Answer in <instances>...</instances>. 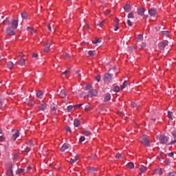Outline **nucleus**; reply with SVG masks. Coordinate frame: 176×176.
I'll return each instance as SVG.
<instances>
[{
	"label": "nucleus",
	"mask_w": 176,
	"mask_h": 176,
	"mask_svg": "<svg viewBox=\"0 0 176 176\" xmlns=\"http://www.w3.org/2000/svg\"><path fill=\"white\" fill-rule=\"evenodd\" d=\"M104 24V21H102L99 23L97 24L98 26H100V27H102V25Z\"/></svg>",
	"instance_id": "obj_59"
},
{
	"label": "nucleus",
	"mask_w": 176,
	"mask_h": 176,
	"mask_svg": "<svg viewBox=\"0 0 176 176\" xmlns=\"http://www.w3.org/2000/svg\"><path fill=\"white\" fill-rule=\"evenodd\" d=\"M73 109H74V106L69 105L67 107V111L71 112V111H72Z\"/></svg>",
	"instance_id": "obj_44"
},
{
	"label": "nucleus",
	"mask_w": 176,
	"mask_h": 176,
	"mask_svg": "<svg viewBox=\"0 0 176 176\" xmlns=\"http://www.w3.org/2000/svg\"><path fill=\"white\" fill-rule=\"evenodd\" d=\"M92 42L95 45H97V43H101V40L100 38H95Z\"/></svg>",
	"instance_id": "obj_33"
},
{
	"label": "nucleus",
	"mask_w": 176,
	"mask_h": 176,
	"mask_svg": "<svg viewBox=\"0 0 176 176\" xmlns=\"http://www.w3.org/2000/svg\"><path fill=\"white\" fill-rule=\"evenodd\" d=\"M50 46H52V41H48V42L44 45V52H45V53L49 52V50H50Z\"/></svg>",
	"instance_id": "obj_10"
},
{
	"label": "nucleus",
	"mask_w": 176,
	"mask_h": 176,
	"mask_svg": "<svg viewBox=\"0 0 176 176\" xmlns=\"http://www.w3.org/2000/svg\"><path fill=\"white\" fill-rule=\"evenodd\" d=\"M168 41H163L159 43L158 47L160 50H164V48L166 47V46H168Z\"/></svg>",
	"instance_id": "obj_6"
},
{
	"label": "nucleus",
	"mask_w": 176,
	"mask_h": 176,
	"mask_svg": "<svg viewBox=\"0 0 176 176\" xmlns=\"http://www.w3.org/2000/svg\"><path fill=\"white\" fill-rule=\"evenodd\" d=\"M104 80L105 83H109L112 80V76L109 74H106L104 76Z\"/></svg>",
	"instance_id": "obj_9"
},
{
	"label": "nucleus",
	"mask_w": 176,
	"mask_h": 176,
	"mask_svg": "<svg viewBox=\"0 0 176 176\" xmlns=\"http://www.w3.org/2000/svg\"><path fill=\"white\" fill-rule=\"evenodd\" d=\"M171 134H172L173 138H176V131H172Z\"/></svg>",
	"instance_id": "obj_55"
},
{
	"label": "nucleus",
	"mask_w": 176,
	"mask_h": 176,
	"mask_svg": "<svg viewBox=\"0 0 176 176\" xmlns=\"http://www.w3.org/2000/svg\"><path fill=\"white\" fill-rule=\"evenodd\" d=\"M88 172H89L91 174H95L97 172V168L94 167L89 168Z\"/></svg>",
	"instance_id": "obj_21"
},
{
	"label": "nucleus",
	"mask_w": 176,
	"mask_h": 176,
	"mask_svg": "<svg viewBox=\"0 0 176 176\" xmlns=\"http://www.w3.org/2000/svg\"><path fill=\"white\" fill-rule=\"evenodd\" d=\"M27 30L29 31V32H31V34H34V30L31 28L28 27Z\"/></svg>",
	"instance_id": "obj_51"
},
{
	"label": "nucleus",
	"mask_w": 176,
	"mask_h": 176,
	"mask_svg": "<svg viewBox=\"0 0 176 176\" xmlns=\"http://www.w3.org/2000/svg\"><path fill=\"white\" fill-rule=\"evenodd\" d=\"M128 84H129V82H127V80H124L123 84L121 86V88L125 89V87L127 86Z\"/></svg>",
	"instance_id": "obj_34"
},
{
	"label": "nucleus",
	"mask_w": 176,
	"mask_h": 176,
	"mask_svg": "<svg viewBox=\"0 0 176 176\" xmlns=\"http://www.w3.org/2000/svg\"><path fill=\"white\" fill-rule=\"evenodd\" d=\"M35 104V102L32 101V100H30L29 102H28V105H30V107H32V105H34Z\"/></svg>",
	"instance_id": "obj_54"
},
{
	"label": "nucleus",
	"mask_w": 176,
	"mask_h": 176,
	"mask_svg": "<svg viewBox=\"0 0 176 176\" xmlns=\"http://www.w3.org/2000/svg\"><path fill=\"white\" fill-rule=\"evenodd\" d=\"M162 34L164 36H170V32H168V31H162Z\"/></svg>",
	"instance_id": "obj_31"
},
{
	"label": "nucleus",
	"mask_w": 176,
	"mask_h": 176,
	"mask_svg": "<svg viewBox=\"0 0 176 176\" xmlns=\"http://www.w3.org/2000/svg\"><path fill=\"white\" fill-rule=\"evenodd\" d=\"M82 134H83L84 135H91V132H90V131H86V130H83L82 132Z\"/></svg>",
	"instance_id": "obj_26"
},
{
	"label": "nucleus",
	"mask_w": 176,
	"mask_h": 176,
	"mask_svg": "<svg viewBox=\"0 0 176 176\" xmlns=\"http://www.w3.org/2000/svg\"><path fill=\"white\" fill-rule=\"evenodd\" d=\"M14 64H13V62H12V61H9V62H8V63H7V67H8V68L9 69H12V68H13V67H14Z\"/></svg>",
	"instance_id": "obj_25"
},
{
	"label": "nucleus",
	"mask_w": 176,
	"mask_h": 176,
	"mask_svg": "<svg viewBox=\"0 0 176 176\" xmlns=\"http://www.w3.org/2000/svg\"><path fill=\"white\" fill-rule=\"evenodd\" d=\"M97 89H91L88 91L87 96L88 97H94V96H97Z\"/></svg>",
	"instance_id": "obj_8"
},
{
	"label": "nucleus",
	"mask_w": 176,
	"mask_h": 176,
	"mask_svg": "<svg viewBox=\"0 0 176 176\" xmlns=\"http://www.w3.org/2000/svg\"><path fill=\"white\" fill-rule=\"evenodd\" d=\"M21 17H22V19H24L25 20H27V19L28 17V14H27V12H22L21 13Z\"/></svg>",
	"instance_id": "obj_29"
},
{
	"label": "nucleus",
	"mask_w": 176,
	"mask_h": 176,
	"mask_svg": "<svg viewBox=\"0 0 176 176\" xmlns=\"http://www.w3.org/2000/svg\"><path fill=\"white\" fill-rule=\"evenodd\" d=\"M115 23H116V24H117V25H119V19H115Z\"/></svg>",
	"instance_id": "obj_64"
},
{
	"label": "nucleus",
	"mask_w": 176,
	"mask_h": 176,
	"mask_svg": "<svg viewBox=\"0 0 176 176\" xmlns=\"http://www.w3.org/2000/svg\"><path fill=\"white\" fill-rule=\"evenodd\" d=\"M111 100V94H107L104 97V102H107V101H109Z\"/></svg>",
	"instance_id": "obj_24"
},
{
	"label": "nucleus",
	"mask_w": 176,
	"mask_h": 176,
	"mask_svg": "<svg viewBox=\"0 0 176 176\" xmlns=\"http://www.w3.org/2000/svg\"><path fill=\"white\" fill-rule=\"evenodd\" d=\"M63 57H65V58H70V56L68 53H65L63 54Z\"/></svg>",
	"instance_id": "obj_47"
},
{
	"label": "nucleus",
	"mask_w": 176,
	"mask_h": 176,
	"mask_svg": "<svg viewBox=\"0 0 176 176\" xmlns=\"http://www.w3.org/2000/svg\"><path fill=\"white\" fill-rule=\"evenodd\" d=\"M168 118L170 120H173V112H171V111H168Z\"/></svg>",
	"instance_id": "obj_36"
},
{
	"label": "nucleus",
	"mask_w": 176,
	"mask_h": 176,
	"mask_svg": "<svg viewBox=\"0 0 176 176\" xmlns=\"http://www.w3.org/2000/svg\"><path fill=\"white\" fill-rule=\"evenodd\" d=\"M157 138H158L159 141L164 144H167L168 142V138L166 135H157Z\"/></svg>",
	"instance_id": "obj_4"
},
{
	"label": "nucleus",
	"mask_w": 176,
	"mask_h": 176,
	"mask_svg": "<svg viewBox=\"0 0 176 176\" xmlns=\"http://www.w3.org/2000/svg\"><path fill=\"white\" fill-rule=\"evenodd\" d=\"M127 24L129 25V27H131V25H133V23H131V21L130 20L127 21Z\"/></svg>",
	"instance_id": "obj_60"
},
{
	"label": "nucleus",
	"mask_w": 176,
	"mask_h": 176,
	"mask_svg": "<svg viewBox=\"0 0 176 176\" xmlns=\"http://www.w3.org/2000/svg\"><path fill=\"white\" fill-rule=\"evenodd\" d=\"M105 14H109V13H111V10H106V11H104Z\"/></svg>",
	"instance_id": "obj_62"
},
{
	"label": "nucleus",
	"mask_w": 176,
	"mask_h": 176,
	"mask_svg": "<svg viewBox=\"0 0 176 176\" xmlns=\"http://www.w3.org/2000/svg\"><path fill=\"white\" fill-rule=\"evenodd\" d=\"M3 24L4 25H9L10 24V21L9 20V18H6V20L3 21Z\"/></svg>",
	"instance_id": "obj_27"
},
{
	"label": "nucleus",
	"mask_w": 176,
	"mask_h": 176,
	"mask_svg": "<svg viewBox=\"0 0 176 176\" xmlns=\"http://www.w3.org/2000/svg\"><path fill=\"white\" fill-rule=\"evenodd\" d=\"M25 171V169L24 168H20V169H18L17 171L16 172V174H23V173H24Z\"/></svg>",
	"instance_id": "obj_35"
},
{
	"label": "nucleus",
	"mask_w": 176,
	"mask_h": 176,
	"mask_svg": "<svg viewBox=\"0 0 176 176\" xmlns=\"http://www.w3.org/2000/svg\"><path fill=\"white\" fill-rule=\"evenodd\" d=\"M35 146V144H34V142L32 140H29L22 146V149L23 152H26V153H28V152H30L31 148Z\"/></svg>",
	"instance_id": "obj_2"
},
{
	"label": "nucleus",
	"mask_w": 176,
	"mask_h": 176,
	"mask_svg": "<svg viewBox=\"0 0 176 176\" xmlns=\"http://www.w3.org/2000/svg\"><path fill=\"white\" fill-rule=\"evenodd\" d=\"M69 71H71L70 68H67L65 72H63L62 73L63 75H67V74H68L69 72Z\"/></svg>",
	"instance_id": "obj_39"
},
{
	"label": "nucleus",
	"mask_w": 176,
	"mask_h": 176,
	"mask_svg": "<svg viewBox=\"0 0 176 176\" xmlns=\"http://www.w3.org/2000/svg\"><path fill=\"white\" fill-rule=\"evenodd\" d=\"M65 130L67 133H72V131H71V128L69 126H65Z\"/></svg>",
	"instance_id": "obj_40"
},
{
	"label": "nucleus",
	"mask_w": 176,
	"mask_h": 176,
	"mask_svg": "<svg viewBox=\"0 0 176 176\" xmlns=\"http://www.w3.org/2000/svg\"><path fill=\"white\" fill-rule=\"evenodd\" d=\"M51 113L52 115H56V113H57V104L54 103L51 104Z\"/></svg>",
	"instance_id": "obj_7"
},
{
	"label": "nucleus",
	"mask_w": 176,
	"mask_h": 176,
	"mask_svg": "<svg viewBox=\"0 0 176 176\" xmlns=\"http://www.w3.org/2000/svg\"><path fill=\"white\" fill-rule=\"evenodd\" d=\"M124 9L126 12H130L131 10V6L130 4H126L124 6Z\"/></svg>",
	"instance_id": "obj_23"
},
{
	"label": "nucleus",
	"mask_w": 176,
	"mask_h": 176,
	"mask_svg": "<svg viewBox=\"0 0 176 176\" xmlns=\"http://www.w3.org/2000/svg\"><path fill=\"white\" fill-rule=\"evenodd\" d=\"M116 157L117 159H122V153H118L116 155Z\"/></svg>",
	"instance_id": "obj_42"
},
{
	"label": "nucleus",
	"mask_w": 176,
	"mask_h": 176,
	"mask_svg": "<svg viewBox=\"0 0 176 176\" xmlns=\"http://www.w3.org/2000/svg\"><path fill=\"white\" fill-rule=\"evenodd\" d=\"M153 174H158L159 175H162V174H163V170L162 168H157L154 170Z\"/></svg>",
	"instance_id": "obj_19"
},
{
	"label": "nucleus",
	"mask_w": 176,
	"mask_h": 176,
	"mask_svg": "<svg viewBox=\"0 0 176 176\" xmlns=\"http://www.w3.org/2000/svg\"><path fill=\"white\" fill-rule=\"evenodd\" d=\"M85 112H89V111H91V107H90V105L89 104L86 105L85 108Z\"/></svg>",
	"instance_id": "obj_32"
},
{
	"label": "nucleus",
	"mask_w": 176,
	"mask_h": 176,
	"mask_svg": "<svg viewBox=\"0 0 176 176\" xmlns=\"http://www.w3.org/2000/svg\"><path fill=\"white\" fill-rule=\"evenodd\" d=\"M43 92L42 91H38L36 93V97H38V98H41V97H43Z\"/></svg>",
	"instance_id": "obj_28"
},
{
	"label": "nucleus",
	"mask_w": 176,
	"mask_h": 176,
	"mask_svg": "<svg viewBox=\"0 0 176 176\" xmlns=\"http://www.w3.org/2000/svg\"><path fill=\"white\" fill-rule=\"evenodd\" d=\"M138 14L139 16H144V13H145V8H140L138 9Z\"/></svg>",
	"instance_id": "obj_13"
},
{
	"label": "nucleus",
	"mask_w": 176,
	"mask_h": 176,
	"mask_svg": "<svg viewBox=\"0 0 176 176\" xmlns=\"http://www.w3.org/2000/svg\"><path fill=\"white\" fill-rule=\"evenodd\" d=\"M19 135V130H15V133L12 135V140L13 141H16L17 140V138Z\"/></svg>",
	"instance_id": "obj_18"
},
{
	"label": "nucleus",
	"mask_w": 176,
	"mask_h": 176,
	"mask_svg": "<svg viewBox=\"0 0 176 176\" xmlns=\"http://www.w3.org/2000/svg\"><path fill=\"white\" fill-rule=\"evenodd\" d=\"M140 142L142 144H144L146 146H149L151 145V142L149 141V139H148V137L145 135L140 138Z\"/></svg>",
	"instance_id": "obj_3"
},
{
	"label": "nucleus",
	"mask_w": 176,
	"mask_h": 176,
	"mask_svg": "<svg viewBox=\"0 0 176 176\" xmlns=\"http://www.w3.org/2000/svg\"><path fill=\"white\" fill-rule=\"evenodd\" d=\"M127 167H128V168H131V169L134 168V163H133V162L128 163Z\"/></svg>",
	"instance_id": "obj_30"
},
{
	"label": "nucleus",
	"mask_w": 176,
	"mask_h": 176,
	"mask_svg": "<svg viewBox=\"0 0 176 176\" xmlns=\"http://www.w3.org/2000/svg\"><path fill=\"white\" fill-rule=\"evenodd\" d=\"M176 143V138H175L174 140H172L169 144L168 145H174V144Z\"/></svg>",
	"instance_id": "obj_53"
},
{
	"label": "nucleus",
	"mask_w": 176,
	"mask_h": 176,
	"mask_svg": "<svg viewBox=\"0 0 176 176\" xmlns=\"http://www.w3.org/2000/svg\"><path fill=\"white\" fill-rule=\"evenodd\" d=\"M5 137H3V135H1V136H0V141L1 142H3V141H5Z\"/></svg>",
	"instance_id": "obj_58"
},
{
	"label": "nucleus",
	"mask_w": 176,
	"mask_h": 176,
	"mask_svg": "<svg viewBox=\"0 0 176 176\" xmlns=\"http://www.w3.org/2000/svg\"><path fill=\"white\" fill-rule=\"evenodd\" d=\"M80 97H81V98H85L86 97V93L82 92V93L80 94Z\"/></svg>",
	"instance_id": "obj_57"
},
{
	"label": "nucleus",
	"mask_w": 176,
	"mask_h": 176,
	"mask_svg": "<svg viewBox=\"0 0 176 176\" xmlns=\"http://www.w3.org/2000/svg\"><path fill=\"white\" fill-rule=\"evenodd\" d=\"M88 54H89V56L90 57H94V56L96 55V54H94V51H91V50H90V51L88 52Z\"/></svg>",
	"instance_id": "obj_37"
},
{
	"label": "nucleus",
	"mask_w": 176,
	"mask_h": 176,
	"mask_svg": "<svg viewBox=\"0 0 176 176\" xmlns=\"http://www.w3.org/2000/svg\"><path fill=\"white\" fill-rule=\"evenodd\" d=\"M32 57L34 58H36L38 57V54L33 53L32 54Z\"/></svg>",
	"instance_id": "obj_63"
},
{
	"label": "nucleus",
	"mask_w": 176,
	"mask_h": 176,
	"mask_svg": "<svg viewBox=\"0 0 176 176\" xmlns=\"http://www.w3.org/2000/svg\"><path fill=\"white\" fill-rule=\"evenodd\" d=\"M74 124L75 127H79V126H80V120L75 119L74 121Z\"/></svg>",
	"instance_id": "obj_22"
},
{
	"label": "nucleus",
	"mask_w": 176,
	"mask_h": 176,
	"mask_svg": "<svg viewBox=\"0 0 176 176\" xmlns=\"http://www.w3.org/2000/svg\"><path fill=\"white\" fill-rule=\"evenodd\" d=\"M82 105H83V104H78L74 106L75 109H79V108H80V107H82Z\"/></svg>",
	"instance_id": "obj_45"
},
{
	"label": "nucleus",
	"mask_w": 176,
	"mask_h": 176,
	"mask_svg": "<svg viewBox=\"0 0 176 176\" xmlns=\"http://www.w3.org/2000/svg\"><path fill=\"white\" fill-rule=\"evenodd\" d=\"M68 148H69V144L65 143L60 148V151L61 152H65V151H67V149H68Z\"/></svg>",
	"instance_id": "obj_14"
},
{
	"label": "nucleus",
	"mask_w": 176,
	"mask_h": 176,
	"mask_svg": "<svg viewBox=\"0 0 176 176\" xmlns=\"http://www.w3.org/2000/svg\"><path fill=\"white\" fill-rule=\"evenodd\" d=\"M17 27H19V21L14 19L12 21L11 26H8L6 29V34L10 36H13L14 35V30H17Z\"/></svg>",
	"instance_id": "obj_1"
},
{
	"label": "nucleus",
	"mask_w": 176,
	"mask_h": 176,
	"mask_svg": "<svg viewBox=\"0 0 176 176\" xmlns=\"http://www.w3.org/2000/svg\"><path fill=\"white\" fill-rule=\"evenodd\" d=\"M47 107V104L46 103H42L38 106V109L40 111H46V108Z\"/></svg>",
	"instance_id": "obj_16"
},
{
	"label": "nucleus",
	"mask_w": 176,
	"mask_h": 176,
	"mask_svg": "<svg viewBox=\"0 0 176 176\" xmlns=\"http://www.w3.org/2000/svg\"><path fill=\"white\" fill-rule=\"evenodd\" d=\"M13 167V164H12L11 163H9L8 164V168H7V171H6V174L8 176H13V169H12Z\"/></svg>",
	"instance_id": "obj_5"
},
{
	"label": "nucleus",
	"mask_w": 176,
	"mask_h": 176,
	"mask_svg": "<svg viewBox=\"0 0 176 176\" xmlns=\"http://www.w3.org/2000/svg\"><path fill=\"white\" fill-rule=\"evenodd\" d=\"M128 19H134V14L133 12H130L128 14Z\"/></svg>",
	"instance_id": "obj_38"
},
{
	"label": "nucleus",
	"mask_w": 176,
	"mask_h": 176,
	"mask_svg": "<svg viewBox=\"0 0 176 176\" xmlns=\"http://www.w3.org/2000/svg\"><path fill=\"white\" fill-rule=\"evenodd\" d=\"M79 160V157L78 156H75L74 158H71L69 163L70 164H74V163H76V162H78Z\"/></svg>",
	"instance_id": "obj_20"
},
{
	"label": "nucleus",
	"mask_w": 176,
	"mask_h": 176,
	"mask_svg": "<svg viewBox=\"0 0 176 176\" xmlns=\"http://www.w3.org/2000/svg\"><path fill=\"white\" fill-rule=\"evenodd\" d=\"M148 170V168L146 166H142L141 168L139 169V174L142 175L143 173H145Z\"/></svg>",
	"instance_id": "obj_17"
},
{
	"label": "nucleus",
	"mask_w": 176,
	"mask_h": 176,
	"mask_svg": "<svg viewBox=\"0 0 176 176\" xmlns=\"http://www.w3.org/2000/svg\"><path fill=\"white\" fill-rule=\"evenodd\" d=\"M16 64H19V65H21V67H23V65H25V59L23 58H21L19 60L16 62Z\"/></svg>",
	"instance_id": "obj_15"
},
{
	"label": "nucleus",
	"mask_w": 176,
	"mask_h": 176,
	"mask_svg": "<svg viewBox=\"0 0 176 176\" xmlns=\"http://www.w3.org/2000/svg\"><path fill=\"white\" fill-rule=\"evenodd\" d=\"M91 84H88L87 85V86L85 87V90H90V89H91Z\"/></svg>",
	"instance_id": "obj_41"
},
{
	"label": "nucleus",
	"mask_w": 176,
	"mask_h": 176,
	"mask_svg": "<svg viewBox=\"0 0 176 176\" xmlns=\"http://www.w3.org/2000/svg\"><path fill=\"white\" fill-rule=\"evenodd\" d=\"M131 107H133V108H138V106L134 102H132L131 103Z\"/></svg>",
	"instance_id": "obj_46"
},
{
	"label": "nucleus",
	"mask_w": 176,
	"mask_h": 176,
	"mask_svg": "<svg viewBox=\"0 0 176 176\" xmlns=\"http://www.w3.org/2000/svg\"><path fill=\"white\" fill-rule=\"evenodd\" d=\"M85 140H86V138H85L84 136H81L79 139V142H83Z\"/></svg>",
	"instance_id": "obj_48"
},
{
	"label": "nucleus",
	"mask_w": 176,
	"mask_h": 176,
	"mask_svg": "<svg viewBox=\"0 0 176 176\" xmlns=\"http://www.w3.org/2000/svg\"><path fill=\"white\" fill-rule=\"evenodd\" d=\"M156 13H157V11L155 8H151L148 10L149 16H156Z\"/></svg>",
	"instance_id": "obj_12"
},
{
	"label": "nucleus",
	"mask_w": 176,
	"mask_h": 176,
	"mask_svg": "<svg viewBox=\"0 0 176 176\" xmlns=\"http://www.w3.org/2000/svg\"><path fill=\"white\" fill-rule=\"evenodd\" d=\"M96 80L97 82H100V80H101V76L100 75H98L96 76Z\"/></svg>",
	"instance_id": "obj_49"
},
{
	"label": "nucleus",
	"mask_w": 176,
	"mask_h": 176,
	"mask_svg": "<svg viewBox=\"0 0 176 176\" xmlns=\"http://www.w3.org/2000/svg\"><path fill=\"white\" fill-rule=\"evenodd\" d=\"M67 91L62 89L59 94V97H60V98H65V97H67Z\"/></svg>",
	"instance_id": "obj_11"
},
{
	"label": "nucleus",
	"mask_w": 176,
	"mask_h": 176,
	"mask_svg": "<svg viewBox=\"0 0 176 176\" xmlns=\"http://www.w3.org/2000/svg\"><path fill=\"white\" fill-rule=\"evenodd\" d=\"M138 39L139 41H142V39H144V37L142 36V34H139V35L138 36Z\"/></svg>",
	"instance_id": "obj_52"
},
{
	"label": "nucleus",
	"mask_w": 176,
	"mask_h": 176,
	"mask_svg": "<svg viewBox=\"0 0 176 176\" xmlns=\"http://www.w3.org/2000/svg\"><path fill=\"white\" fill-rule=\"evenodd\" d=\"M168 176H176V175L174 173V172H170L168 173Z\"/></svg>",
	"instance_id": "obj_61"
},
{
	"label": "nucleus",
	"mask_w": 176,
	"mask_h": 176,
	"mask_svg": "<svg viewBox=\"0 0 176 176\" xmlns=\"http://www.w3.org/2000/svg\"><path fill=\"white\" fill-rule=\"evenodd\" d=\"M140 46H141V49H144V47H146V43H142L140 44Z\"/></svg>",
	"instance_id": "obj_50"
},
{
	"label": "nucleus",
	"mask_w": 176,
	"mask_h": 176,
	"mask_svg": "<svg viewBox=\"0 0 176 176\" xmlns=\"http://www.w3.org/2000/svg\"><path fill=\"white\" fill-rule=\"evenodd\" d=\"M114 91H116V93H119V91H120V88L119 87H114Z\"/></svg>",
	"instance_id": "obj_43"
},
{
	"label": "nucleus",
	"mask_w": 176,
	"mask_h": 176,
	"mask_svg": "<svg viewBox=\"0 0 176 176\" xmlns=\"http://www.w3.org/2000/svg\"><path fill=\"white\" fill-rule=\"evenodd\" d=\"M114 27H115L114 31H118V30H119V25L115 24Z\"/></svg>",
	"instance_id": "obj_56"
}]
</instances>
